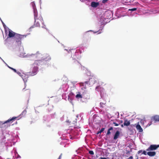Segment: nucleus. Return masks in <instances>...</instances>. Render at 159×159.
I'll list each match as a JSON object with an SVG mask.
<instances>
[{
  "label": "nucleus",
  "mask_w": 159,
  "mask_h": 159,
  "mask_svg": "<svg viewBox=\"0 0 159 159\" xmlns=\"http://www.w3.org/2000/svg\"><path fill=\"white\" fill-rule=\"evenodd\" d=\"M61 155L59 156L58 159H61Z\"/></svg>",
  "instance_id": "c756f323"
},
{
  "label": "nucleus",
  "mask_w": 159,
  "mask_h": 159,
  "mask_svg": "<svg viewBox=\"0 0 159 159\" xmlns=\"http://www.w3.org/2000/svg\"><path fill=\"white\" fill-rule=\"evenodd\" d=\"M38 70L37 67L36 66H34L32 70V72L33 73V75H35L36 73Z\"/></svg>",
  "instance_id": "6e6552de"
},
{
  "label": "nucleus",
  "mask_w": 159,
  "mask_h": 159,
  "mask_svg": "<svg viewBox=\"0 0 159 159\" xmlns=\"http://www.w3.org/2000/svg\"><path fill=\"white\" fill-rule=\"evenodd\" d=\"M20 56L21 57H37L39 58H42V55L40 53L37 52L36 54H26L25 53H22L20 54Z\"/></svg>",
  "instance_id": "f257e3e1"
},
{
  "label": "nucleus",
  "mask_w": 159,
  "mask_h": 159,
  "mask_svg": "<svg viewBox=\"0 0 159 159\" xmlns=\"http://www.w3.org/2000/svg\"><path fill=\"white\" fill-rule=\"evenodd\" d=\"M136 127L137 130H139V132H140L143 131V129L139 124L137 125Z\"/></svg>",
  "instance_id": "9b49d317"
},
{
  "label": "nucleus",
  "mask_w": 159,
  "mask_h": 159,
  "mask_svg": "<svg viewBox=\"0 0 159 159\" xmlns=\"http://www.w3.org/2000/svg\"><path fill=\"white\" fill-rule=\"evenodd\" d=\"M44 59H45V60H50L51 59L50 57L48 56V58H44Z\"/></svg>",
  "instance_id": "4be33fe9"
},
{
  "label": "nucleus",
  "mask_w": 159,
  "mask_h": 159,
  "mask_svg": "<svg viewBox=\"0 0 159 159\" xmlns=\"http://www.w3.org/2000/svg\"><path fill=\"white\" fill-rule=\"evenodd\" d=\"M137 9L136 8H133L131 9H129V11H135Z\"/></svg>",
  "instance_id": "aec40b11"
},
{
  "label": "nucleus",
  "mask_w": 159,
  "mask_h": 159,
  "mask_svg": "<svg viewBox=\"0 0 159 159\" xmlns=\"http://www.w3.org/2000/svg\"><path fill=\"white\" fill-rule=\"evenodd\" d=\"M66 122H68V123H73V124H75V123L76 122V121H69V120H67V121H66Z\"/></svg>",
  "instance_id": "a211bd4d"
},
{
  "label": "nucleus",
  "mask_w": 159,
  "mask_h": 159,
  "mask_svg": "<svg viewBox=\"0 0 159 159\" xmlns=\"http://www.w3.org/2000/svg\"><path fill=\"white\" fill-rule=\"evenodd\" d=\"M85 83L87 84V82H85Z\"/></svg>",
  "instance_id": "72a5a7b5"
},
{
  "label": "nucleus",
  "mask_w": 159,
  "mask_h": 159,
  "mask_svg": "<svg viewBox=\"0 0 159 159\" xmlns=\"http://www.w3.org/2000/svg\"><path fill=\"white\" fill-rule=\"evenodd\" d=\"M9 31V36L10 37H12L14 36L15 35V33L11 31V30L8 29Z\"/></svg>",
  "instance_id": "0eeeda50"
},
{
  "label": "nucleus",
  "mask_w": 159,
  "mask_h": 159,
  "mask_svg": "<svg viewBox=\"0 0 159 159\" xmlns=\"http://www.w3.org/2000/svg\"><path fill=\"white\" fill-rule=\"evenodd\" d=\"M133 157L132 156H130L129 158V159H133Z\"/></svg>",
  "instance_id": "cd10ccee"
},
{
  "label": "nucleus",
  "mask_w": 159,
  "mask_h": 159,
  "mask_svg": "<svg viewBox=\"0 0 159 159\" xmlns=\"http://www.w3.org/2000/svg\"><path fill=\"white\" fill-rule=\"evenodd\" d=\"M17 117H13L11 118L10 119L7 120L5 121L4 124L7 123L8 122H12L13 121H14L17 118Z\"/></svg>",
  "instance_id": "423d86ee"
},
{
  "label": "nucleus",
  "mask_w": 159,
  "mask_h": 159,
  "mask_svg": "<svg viewBox=\"0 0 159 159\" xmlns=\"http://www.w3.org/2000/svg\"><path fill=\"white\" fill-rule=\"evenodd\" d=\"M100 159H107L106 157H101L100 158Z\"/></svg>",
  "instance_id": "bb28decb"
},
{
  "label": "nucleus",
  "mask_w": 159,
  "mask_h": 159,
  "mask_svg": "<svg viewBox=\"0 0 159 159\" xmlns=\"http://www.w3.org/2000/svg\"><path fill=\"white\" fill-rule=\"evenodd\" d=\"M113 124H114V125L115 126H118L119 125V124H118L117 123H116V122H113Z\"/></svg>",
  "instance_id": "412c9836"
},
{
  "label": "nucleus",
  "mask_w": 159,
  "mask_h": 159,
  "mask_svg": "<svg viewBox=\"0 0 159 159\" xmlns=\"http://www.w3.org/2000/svg\"><path fill=\"white\" fill-rule=\"evenodd\" d=\"M26 112V110H24L23 111V113H25Z\"/></svg>",
  "instance_id": "7c9ffc66"
},
{
  "label": "nucleus",
  "mask_w": 159,
  "mask_h": 159,
  "mask_svg": "<svg viewBox=\"0 0 159 159\" xmlns=\"http://www.w3.org/2000/svg\"><path fill=\"white\" fill-rule=\"evenodd\" d=\"M17 36L19 38H21V37L22 36H21V35H20V34H17Z\"/></svg>",
  "instance_id": "a878e982"
},
{
  "label": "nucleus",
  "mask_w": 159,
  "mask_h": 159,
  "mask_svg": "<svg viewBox=\"0 0 159 159\" xmlns=\"http://www.w3.org/2000/svg\"><path fill=\"white\" fill-rule=\"evenodd\" d=\"M147 154L150 157L154 156L156 154V152H148L147 153Z\"/></svg>",
  "instance_id": "9d476101"
},
{
  "label": "nucleus",
  "mask_w": 159,
  "mask_h": 159,
  "mask_svg": "<svg viewBox=\"0 0 159 159\" xmlns=\"http://www.w3.org/2000/svg\"><path fill=\"white\" fill-rule=\"evenodd\" d=\"M7 66L9 68L13 70L16 73L19 75L21 76L23 79V80L25 83L27 81V78L28 77L27 75H26L25 74L23 73H21L19 71H17L15 69H14L12 67H10L8 66Z\"/></svg>",
  "instance_id": "f03ea898"
},
{
  "label": "nucleus",
  "mask_w": 159,
  "mask_h": 159,
  "mask_svg": "<svg viewBox=\"0 0 159 159\" xmlns=\"http://www.w3.org/2000/svg\"><path fill=\"white\" fill-rule=\"evenodd\" d=\"M152 120L154 121L155 122L159 121V116L156 115L154 116L152 118Z\"/></svg>",
  "instance_id": "1a4fd4ad"
},
{
  "label": "nucleus",
  "mask_w": 159,
  "mask_h": 159,
  "mask_svg": "<svg viewBox=\"0 0 159 159\" xmlns=\"http://www.w3.org/2000/svg\"><path fill=\"white\" fill-rule=\"evenodd\" d=\"M142 152V150H139V151H138V153H140L141 152Z\"/></svg>",
  "instance_id": "c85d7f7f"
},
{
  "label": "nucleus",
  "mask_w": 159,
  "mask_h": 159,
  "mask_svg": "<svg viewBox=\"0 0 159 159\" xmlns=\"http://www.w3.org/2000/svg\"><path fill=\"white\" fill-rule=\"evenodd\" d=\"M100 104V105H101V106L103 104V103H101Z\"/></svg>",
  "instance_id": "473e14b6"
},
{
  "label": "nucleus",
  "mask_w": 159,
  "mask_h": 159,
  "mask_svg": "<svg viewBox=\"0 0 159 159\" xmlns=\"http://www.w3.org/2000/svg\"><path fill=\"white\" fill-rule=\"evenodd\" d=\"M89 153L91 155H93L94 154L93 151L91 150L89 151Z\"/></svg>",
  "instance_id": "6ab92c4d"
},
{
  "label": "nucleus",
  "mask_w": 159,
  "mask_h": 159,
  "mask_svg": "<svg viewBox=\"0 0 159 159\" xmlns=\"http://www.w3.org/2000/svg\"><path fill=\"white\" fill-rule=\"evenodd\" d=\"M143 154H144V155H147V153L145 151H143Z\"/></svg>",
  "instance_id": "b1692460"
},
{
  "label": "nucleus",
  "mask_w": 159,
  "mask_h": 159,
  "mask_svg": "<svg viewBox=\"0 0 159 159\" xmlns=\"http://www.w3.org/2000/svg\"><path fill=\"white\" fill-rule=\"evenodd\" d=\"M0 58L1 59V57H0Z\"/></svg>",
  "instance_id": "f704fd0d"
},
{
  "label": "nucleus",
  "mask_w": 159,
  "mask_h": 159,
  "mask_svg": "<svg viewBox=\"0 0 159 159\" xmlns=\"http://www.w3.org/2000/svg\"><path fill=\"white\" fill-rule=\"evenodd\" d=\"M75 97L78 100H80L82 98V96L81 95L80 93H79Z\"/></svg>",
  "instance_id": "ddd939ff"
},
{
  "label": "nucleus",
  "mask_w": 159,
  "mask_h": 159,
  "mask_svg": "<svg viewBox=\"0 0 159 159\" xmlns=\"http://www.w3.org/2000/svg\"><path fill=\"white\" fill-rule=\"evenodd\" d=\"M123 125H124V124H123V125L122 124V125H121V127H123Z\"/></svg>",
  "instance_id": "2f4dec72"
},
{
  "label": "nucleus",
  "mask_w": 159,
  "mask_h": 159,
  "mask_svg": "<svg viewBox=\"0 0 159 159\" xmlns=\"http://www.w3.org/2000/svg\"><path fill=\"white\" fill-rule=\"evenodd\" d=\"M3 25H4V24H3ZM3 26H4V27L5 32H6V33H7V30H8V28H6V27L4 26V25H3Z\"/></svg>",
  "instance_id": "5701e85b"
},
{
  "label": "nucleus",
  "mask_w": 159,
  "mask_h": 159,
  "mask_svg": "<svg viewBox=\"0 0 159 159\" xmlns=\"http://www.w3.org/2000/svg\"><path fill=\"white\" fill-rule=\"evenodd\" d=\"M108 0H103L102 2L103 3H104L106 2Z\"/></svg>",
  "instance_id": "393cba45"
},
{
  "label": "nucleus",
  "mask_w": 159,
  "mask_h": 159,
  "mask_svg": "<svg viewBox=\"0 0 159 159\" xmlns=\"http://www.w3.org/2000/svg\"><path fill=\"white\" fill-rule=\"evenodd\" d=\"M113 128L112 127H110L108 130L107 133L106 134V135H108L110 134L111 133L110 132L111 130H113Z\"/></svg>",
  "instance_id": "2eb2a0df"
},
{
  "label": "nucleus",
  "mask_w": 159,
  "mask_h": 159,
  "mask_svg": "<svg viewBox=\"0 0 159 159\" xmlns=\"http://www.w3.org/2000/svg\"><path fill=\"white\" fill-rule=\"evenodd\" d=\"M130 125V122L129 121H128L127 120H124V126H128Z\"/></svg>",
  "instance_id": "f8f14e48"
},
{
  "label": "nucleus",
  "mask_w": 159,
  "mask_h": 159,
  "mask_svg": "<svg viewBox=\"0 0 159 159\" xmlns=\"http://www.w3.org/2000/svg\"><path fill=\"white\" fill-rule=\"evenodd\" d=\"M105 128H102L99 131H98L97 133V134H101L102 132L103 131H104V130H105Z\"/></svg>",
  "instance_id": "f3484780"
},
{
  "label": "nucleus",
  "mask_w": 159,
  "mask_h": 159,
  "mask_svg": "<svg viewBox=\"0 0 159 159\" xmlns=\"http://www.w3.org/2000/svg\"><path fill=\"white\" fill-rule=\"evenodd\" d=\"M98 5V2H92L91 3V6L93 7H96Z\"/></svg>",
  "instance_id": "4468645a"
},
{
  "label": "nucleus",
  "mask_w": 159,
  "mask_h": 159,
  "mask_svg": "<svg viewBox=\"0 0 159 159\" xmlns=\"http://www.w3.org/2000/svg\"><path fill=\"white\" fill-rule=\"evenodd\" d=\"M34 11V19H35V22L36 24V25L37 26H40L39 25V22L38 21V19L37 18V11L35 9V7H34V3H32Z\"/></svg>",
  "instance_id": "7ed1b4c3"
},
{
  "label": "nucleus",
  "mask_w": 159,
  "mask_h": 159,
  "mask_svg": "<svg viewBox=\"0 0 159 159\" xmlns=\"http://www.w3.org/2000/svg\"><path fill=\"white\" fill-rule=\"evenodd\" d=\"M39 20H40V22H41L42 23V24H43V26H42L41 27L42 28H45V29H46V26L44 25L43 24V19H42V17H40V19H39Z\"/></svg>",
  "instance_id": "dca6fc26"
},
{
  "label": "nucleus",
  "mask_w": 159,
  "mask_h": 159,
  "mask_svg": "<svg viewBox=\"0 0 159 159\" xmlns=\"http://www.w3.org/2000/svg\"><path fill=\"white\" fill-rule=\"evenodd\" d=\"M159 147V145H156L152 144L151 145L150 147L146 149L147 151H153L155 150Z\"/></svg>",
  "instance_id": "20e7f679"
},
{
  "label": "nucleus",
  "mask_w": 159,
  "mask_h": 159,
  "mask_svg": "<svg viewBox=\"0 0 159 159\" xmlns=\"http://www.w3.org/2000/svg\"><path fill=\"white\" fill-rule=\"evenodd\" d=\"M120 135V132L119 131H117L116 132V133L114 136V137H113L114 140H116L119 137Z\"/></svg>",
  "instance_id": "39448f33"
}]
</instances>
